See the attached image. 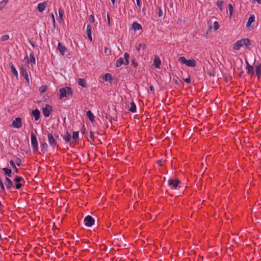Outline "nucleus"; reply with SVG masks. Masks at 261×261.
Returning <instances> with one entry per match:
<instances>
[{
  "label": "nucleus",
  "mask_w": 261,
  "mask_h": 261,
  "mask_svg": "<svg viewBox=\"0 0 261 261\" xmlns=\"http://www.w3.org/2000/svg\"><path fill=\"white\" fill-rule=\"evenodd\" d=\"M129 111L132 113H135L136 111V106L134 102L132 101L130 103Z\"/></svg>",
  "instance_id": "28"
},
{
  "label": "nucleus",
  "mask_w": 261,
  "mask_h": 261,
  "mask_svg": "<svg viewBox=\"0 0 261 261\" xmlns=\"http://www.w3.org/2000/svg\"><path fill=\"white\" fill-rule=\"evenodd\" d=\"M0 187L3 191L5 190V186L1 178H0Z\"/></svg>",
  "instance_id": "42"
},
{
  "label": "nucleus",
  "mask_w": 261,
  "mask_h": 261,
  "mask_svg": "<svg viewBox=\"0 0 261 261\" xmlns=\"http://www.w3.org/2000/svg\"><path fill=\"white\" fill-rule=\"evenodd\" d=\"M32 114L34 117L35 121H37L39 119L40 116V112L38 109H36L35 110H33L32 112Z\"/></svg>",
  "instance_id": "14"
},
{
  "label": "nucleus",
  "mask_w": 261,
  "mask_h": 261,
  "mask_svg": "<svg viewBox=\"0 0 261 261\" xmlns=\"http://www.w3.org/2000/svg\"><path fill=\"white\" fill-rule=\"evenodd\" d=\"M250 44V40L248 39H242L238 40L234 44L233 48L234 50H238L243 46H248Z\"/></svg>",
  "instance_id": "2"
},
{
  "label": "nucleus",
  "mask_w": 261,
  "mask_h": 261,
  "mask_svg": "<svg viewBox=\"0 0 261 261\" xmlns=\"http://www.w3.org/2000/svg\"><path fill=\"white\" fill-rule=\"evenodd\" d=\"M132 64L134 65L135 67L137 66V64L135 62L134 60H132Z\"/></svg>",
  "instance_id": "52"
},
{
  "label": "nucleus",
  "mask_w": 261,
  "mask_h": 261,
  "mask_svg": "<svg viewBox=\"0 0 261 261\" xmlns=\"http://www.w3.org/2000/svg\"><path fill=\"white\" fill-rule=\"evenodd\" d=\"M86 34L88 36V39L90 41H92V28L91 26L89 24H88L86 27Z\"/></svg>",
  "instance_id": "13"
},
{
  "label": "nucleus",
  "mask_w": 261,
  "mask_h": 261,
  "mask_svg": "<svg viewBox=\"0 0 261 261\" xmlns=\"http://www.w3.org/2000/svg\"><path fill=\"white\" fill-rule=\"evenodd\" d=\"M102 80L105 82H107L108 80H112V76L110 73H106L102 77Z\"/></svg>",
  "instance_id": "27"
},
{
  "label": "nucleus",
  "mask_w": 261,
  "mask_h": 261,
  "mask_svg": "<svg viewBox=\"0 0 261 261\" xmlns=\"http://www.w3.org/2000/svg\"><path fill=\"white\" fill-rule=\"evenodd\" d=\"M10 164L11 165L12 167L15 170V171L16 172H17L18 169H17L16 167L15 166V163L12 160H11L10 161Z\"/></svg>",
  "instance_id": "36"
},
{
  "label": "nucleus",
  "mask_w": 261,
  "mask_h": 261,
  "mask_svg": "<svg viewBox=\"0 0 261 261\" xmlns=\"http://www.w3.org/2000/svg\"><path fill=\"white\" fill-rule=\"evenodd\" d=\"M180 181L178 179H169L168 180V184L171 189H177L178 187V185Z\"/></svg>",
  "instance_id": "4"
},
{
  "label": "nucleus",
  "mask_w": 261,
  "mask_h": 261,
  "mask_svg": "<svg viewBox=\"0 0 261 261\" xmlns=\"http://www.w3.org/2000/svg\"><path fill=\"white\" fill-rule=\"evenodd\" d=\"M59 98L62 99L64 97L72 95V90L71 88L65 87L59 89Z\"/></svg>",
  "instance_id": "1"
},
{
  "label": "nucleus",
  "mask_w": 261,
  "mask_h": 261,
  "mask_svg": "<svg viewBox=\"0 0 261 261\" xmlns=\"http://www.w3.org/2000/svg\"><path fill=\"white\" fill-rule=\"evenodd\" d=\"M185 82L187 83V84H189L191 82V79L190 77L189 78H187V79H186L184 80Z\"/></svg>",
  "instance_id": "50"
},
{
  "label": "nucleus",
  "mask_w": 261,
  "mask_h": 261,
  "mask_svg": "<svg viewBox=\"0 0 261 261\" xmlns=\"http://www.w3.org/2000/svg\"><path fill=\"white\" fill-rule=\"evenodd\" d=\"M31 144L34 150H37L38 149V142L37 140L36 137L34 134L33 133H32L31 136Z\"/></svg>",
  "instance_id": "7"
},
{
  "label": "nucleus",
  "mask_w": 261,
  "mask_h": 261,
  "mask_svg": "<svg viewBox=\"0 0 261 261\" xmlns=\"http://www.w3.org/2000/svg\"><path fill=\"white\" fill-rule=\"evenodd\" d=\"M22 180H23L22 177H20V176H17V177H16L14 178V181L17 182H19L21 181Z\"/></svg>",
  "instance_id": "41"
},
{
  "label": "nucleus",
  "mask_w": 261,
  "mask_h": 261,
  "mask_svg": "<svg viewBox=\"0 0 261 261\" xmlns=\"http://www.w3.org/2000/svg\"><path fill=\"white\" fill-rule=\"evenodd\" d=\"M9 66L10 67V68H11L12 73L14 74V76H15L16 77H17L18 76V72L16 69L15 67L14 66V65L12 63H10L9 64Z\"/></svg>",
  "instance_id": "18"
},
{
  "label": "nucleus",
  "mask_w": 261,
  "mask_h": 261,
  "mask_svg": "<svg viewBox=\"0 0 261 261\" xmlns=\"http://www.w3.org/2000/svg\"><path fill=\"white\" fill-rule=\"evenodd\" d=\"M163 14V10L161 7L159 8V13H158V16L159 17L162 16Z\"/></svg>",
  "instance_id": "43"
},
{
  "label": "nucleus",
  "mask_w": 261,
  "mask_h": 261,
  "mask_svg": "<svg viewBox=\"0 0 261 261\" xmlns=\"http://www.w3.org/2000/svg\"><path fill=\"white\" fill-rule=\"evenodd\" d=\"M12 126L14 128H19L22 126L21 119L19 117H17L12 122Z\"/></svg>",
  "instance_id": "10"
},
{
  "label": "nucleus",
  "mask_w": 261,
  "mask_h": 261,
  "mask_svg": "<svg viewBox=\"0 0 261 261\" xmlns=\"http://www.w3.org/2000/svg\"><path fill=\"white\" fill-rule=\"evenodd\" d=\"M53 110L51 106L46 104L45 107L42 109V112L45 117H48L50 114V112Z\"/></svg>",
  "instance_id": "6"
},
{
  "label": "nucleus",
  "mask_w": 261,
  "mask_h": 261,
  "mask_svg": "<svg viewBox=\"0 0 261 261\" xmlns=\"http://www.w3.org/2000/svg\"><path fill=\"white\" fill-rule=\"evenodd\" d=\"M51 20H52L53 25L55 26V23H56V20H55V16H54V15L53 13H51Z\"/></svg>",
  "instance_id": "45"
},
{
  "label": "nucleus",
  "mask_w": 261,
  "mask_h": 261,
  "mask_svg": "<svg viewBox=\"0 0 261 261\" xmlns=\"http://www.w3.org/2000/svg\"><path fill=\"white\" fill-rule=\"evenodd\" d=\"M137 5L138 7H140L141 3L140 0H136Z\"/></svg>",
  "instance_id": "53"
},
{
  "label": "nucleus",
  "mask_w": 261,
  "mask_h": 261,
  "mask_svg": "<svg viewBox=\"0 0 261 261\" xmlns=\"http://www.w3.org/2000/svg\"><path fill=\"white\" fill-rule=\"evenodd\" d=\"M111 1L113 4V7H114L115 3V0H111Z\"/></svg>",
  "instance_id": "56"
},
{
  "label": "nucleus",
  "mask_w": 261,
  "mask_h": 261,
  "mask_svg": "<svg viewBox=\"0 0 261 261\" xmlns=\"http://www.w3.org/2000/svg\"><path fill=\"white\" fill-rule=\"evenodd\" d=\"M255 72L257 77L260 79L261 77V69L259 65L255 66Z\"/></svg>",
  "instance_id": "31"
},
{
  "label": "nucleus",
  "mask_w": 261,
  "mask_h": 261,
  "mask_svg": "<svg viewBox=\"0 0 261 261\" xmlns=\"http://www.w3.org/2000/svg\"><path fill=\"white\" fill-rule=\"evenodd\" d=\"M248 62L247 60H246V64H247V66H248Z\"/></svg>",
  "instance_id": "61"
},
{
  "label": "nucleus",
  "mask_w": 261,
  "mask_h": 261,
  "mask_svg": "<svg viewBox=\"0 0 261 261\" xmlns=\"http://www.w3.org/2000/svg\"><path fill=\"white\" fill-rule=\"evenodd\" d=\"M107 17L108 25L110 27L111 25V23L110 16L108 13H107Z\"/></svg>",
  "instance_id": "44"
},
{
  "label": "nucleus",
  "mask_w": 261,
  "mask_h": 261,
  "mask_svg": "<svg viewBox=\"0 0 261 261\" xmlns=\"http://www.w3.org/2000/svg\"><path fill=\"white\" fill-rule=\"evenodd\" d=\"M22 186V185L20 183H18L16 185V189H19Z\"/></svg>",
  "instance_id": "49"
},
{
  "label": "nucleus",
  "mask_w": 261,
  "mask_h": 261,
  "mask_svg": "<svg viewBox=\"0 0 261 261\" xmlns=\"http://www.w3.org/2000/svg\"><path fill=\"white\" fill-rule=\"evenodd\" d=\"M86 114H87V117L89 118V120H90L91 122H92V121H94V115H93V114H92V113L91 112V111H89H89H88L87 112Z\"/></svg>",
  "instance_id": "30"
},
{
  "label": "nucleus",
  "mask_w": 261,
  "mask_h": 261,
  "mask_svg": "<svg viewBox=\"0 0 261 261\" xmlns=\"http://www.w3.org/2000/svg\"><path fill=\"white\" fill-rule=\"evenodd\" d=\"M257 3L258 4H261V0H257Z\"/></svg>",
  "instance_id": "57"
},
{
  "label": "nucleus",
  "mask_w": 261,
  "mask_h": 261,
  "mask_svg": "<svg viewBox=\"0 0 261 261\" xmlns=\"http://www.w3.org/2000/svg\"><path fill=\"white\" fill-rule=\"evenodd\" d=\"M259 66L260 69H261V62L259 63L258 61L256 62V66Z\"/></svg>",
  "instance_id": "55"
},
{
  "label": "nucleus",
  "mask_w": 261,
  "mask_h": 261,
  "mask_svg": "<svg viewBox=\"0 0 261 261\" xmlns=\"http://www.w3.org/2000/svg\"><path fill=\"white\" fill-rule=\"evenodd\" d=\"M58 50L62 55H64L67 50L65 46L63 45L61 42H58Z\"/></svg>",
  "instance_id": "11"
},
{
  "label": "nucleus",
  "mask_w": 261,
  "mask_h": 261,
  "mask_svg": "<svg viewBox=\"0 0 261 261\" xmlns=\"http://www.w3.org/2000/svg\"><path fill=\"white\" fill-rule=\"evenodd\" d=\"M129 54L127 53H125L124 54V58L125 60L124 65H128L129 64Z\"/></svg>",
  "instance_id": "25"
},
{
  "label": "nucleus",
  "mask_w": 261,
  "mask_h": 261,
  "mask_svg": "<svg viewBox=\"0 0 261 261\" xmlns=\"http://www.w3.org/2000/svg\"><path fill=\"white\" fill-rule=\"evenodd\" d=\"M47 5V2H44L43 3H40L38 4L37 9L40 12H42L46 8Z\"/></svg>",
  "instance_id": "12"
},
{
  "label": "nucleus",
  "mask_w": 261,
  "mask_h": 261,
  "mask_svg": "<svg viewBox=\"0 0 261 261\" xmlns=\"http://www.w3.org/2000/svg\"><path fill=\"white\" fill-rule=\"evenodd\" d=\"M42 148L44 149L45 150H47V144H46V143H44L42 144Z\"/></svg>",
  "instance_id": "48"
},
{
  "label": "nucleus",
  "mask_w": 261,
  "mask_h": 261,
  "mask_svg": "<svg viewBox=\"0 0 261 261\" xmlns=\"http://www.w3.org/2000/svg\"><path fill=\"white\" fill-rule=\"evenodd\" d=\"M64 12L61 9H59V19L58 21L59 23H64V20L63 18Z\"/></svg>",
  "instance_id": "22"
},
{
  "label": "nucleus",
  "mask_w": 261,
  "mask_h": 261,
  "mask_svg": "<svg viewBox=\"0 0 261 261\" xmlns=\"http://www.w3.org/2000/svg\"><path fill=\"white\" fill-rule=\"evenodd\" d=\"M132 29L135 31L142 30V25L138 23L137 21H134L132 24Z\"/></svg>",
  "instance_id": "15"
},
{
  "label": "nucleus",
  "mask_w": 261,
  "mask_h": 261,
  "mask_svg": "<svg viewBox=\"0 0 261 261\" xmlns=\"http://www.w3.org/2000/svg\"><path fill=\"white\" fill-rule=\"evenodd\" d=\"M63 139L66 143H69L71 139V135L68 132H67L66 134L63 136Z\"/></svg>",
  "instance_id": "26"
},
{
  "label": "nucleus",
  "mask_w": 261,
  "mask_h": 261,
  "mask_svg": "<svg viewBox=\"0 0 261 261\" xmlns=\"http://www.w3.org/2000/svg\"><path fill=\"white\" fill-rule=\"evenodd\" d=\"M20 73L23 76L24 79L25 80L26 82L29 84L30 82V80L27 69L24 67L21 66L20 68Z\"/></svg>",
  "instance_id": "9"
},
{
  "label": "nucleus",
  "mask_w": 261,
  "mask_h": 261,
  "mask_svg": "<svg viewBox=\"0 0 261 261\" xmlns=\"http://www.w3.org/2000/svg\"><path fill=\"white\" fill-rule=\"evenodd\" d=\"M9 0H2L0 3L5 7Z\"/></svg>",
  "instance_id": "47"
},
{
  "label": "nucleus",
  "mask_w": 261,
  "mask_h": 261,
  "mask_svg": "<svg viewBox=\"0 0 261 261\" xmlns=\"http://www.w3.org/2000/svg\"><path fill=\"white\" fill-rule=\"evenodd\" d=\"M228 8H229V12L230 16H231L232 15L233 12V6L229 4L228 5Z\"/></svg>",
  "instance_id": "34"
},
{
  "label": "nucleus",
  "mask_w": 261,
  "mask_h": 261,
  "mask_svg": "<svg viewBox=\"0 0 261 261\" xmlns=\"http://www.w3.org/2000/svg\"><path fill=\"white\" fill-rule=\"evenodd\" d=\"M219 28V23L217 21H215L213 24V29L215 31L217 30Z\"/></svg>",
  "instance_id": "38"
},
{
  "label": "nucleus",
  "mask_w": 261,
  "mask_h": 261,
  "mask_svg": "<svg viewBox=\"0 0 261 261\" xmlns=\"http://www.w3.org/2000/svg\"><path fill=\"white\" fill-rule=\"evenodd\" d=\"M31 44L33 47H35V45L33 43L31 42Z\"/></svg>",
  "instance_id": "60"
},
{
  "label": "nucleus",
  "mask_w": 261,
  "mask_h": 261,
  "mask_svg": "<svg viewBox=\"0 0 261 261\" xmlns=\"http://www.w3.org/2000/svg\"><path fill=\"white\" fill-rule=\"evenodd\" d=\"M28 59V56H25V57H24V59Z\"/></svg>",
  "instance_id": "62"
},
{
  "label": "nucleus",
  "mask_w": 261,
  "mask_h": 261,
  "mask_svg": "<svg viewBox=\"0 0 261 261\" xmlns=\"http://www.w3.org/2000/svg\"><path fill=\"white\" fill-rule=\"evenodd\" d=\"M9 39V36L8 35H5L1 37L0 40L1 41H6Z\"/></svg>",
  "instance_id": "35"
},
{
  "label": "nucleus",
  "mask_w": 261,
  "mask_h": 261,
  "mask_svg": "<svg viewBox=\"0 0 261 261\" xmlns=\"http://www.w3.org/2000/svg\"><path fill=\"white\" fill-rule=\"evenodd\" d=\"M90 138L92 140H94V133L92 131L90 132Z\"/></svg>",
  "instance_id": "46"
},
{
  "label": "nucleus",
  "mask_w": 261,
  "mask_h": 261,
  "mask_svg": "<svg viewBox=\"0 0 261 261\" xmlns=\"http://www.w3.org/2000/svg\"><path fill=\"white\" fill-rule=\"evenodd\" d=\"M217 6L220 10L221 11H223V6H224V2L222 1H218L217 3Z\"/></svg>",
  "instance_id": "33"
},
{
  "label": "nucleus",
  "mask_w": 261,
  "mask_h": 261,
  "mask_svg": "<svg viewBox=\"0 0 261 261\" xmlns=\"http://www.w3.org/2000/svg\"><path fill=\"white\" fill-rule=\"evenodd\" d=\"M6 188L8 189H11L13 187V185L12 180L8 177H6Z\"/></svg>",
  "instance_id": "17"
},
{
  "label": "nucleus",
  "mask_w": 261,
  "mask_h": 261,
  "mask_svg": "<svg viewBox=\"0 0 261 261\" xmlns=\"http://www.w3.org/2000/svg\"><path fill=\"white\" fill-rule=\"evenodd\" d=\"M46 89H47V87L46 86H42L40 88L39 90L41 93H43L46 91Z\"/></svg>",
  "instance_id": "39"
},
{
  "label": "nucleus",
  "mask_w": 261,
  "mask_h": 261,
  "mask_svg": "<svg viewBox=\"0 0 261 261\" xmlns=\"http://www.w3.org/2000/svg\"><path fill=\"white\" fill-rule=\"evenodd\" d=\"M30 59H28V63L29 64L30 62H31L32 64V65H35L36 64V60L33 53H32L30 54Z\"/></svg>",
  "instance_id": "24"
},
{
  "label": "nucleus",
  "mask_w": 261,
  "mask_h": 261,
  "mask_svg": "<svg viewBox=\"0 0 261 261\" xmlns=\"http://www.w3.org/2000/svg\"><path fill=\"white\" fill-rule=\"evenodd\" d=\"M145 10H146L145 7H143V9H142V11L143 12H145Z\"/></svg>",
  "instance_id": "58"
},
{
  "label": "nucleus",
  "mask_w": 261,
  "mask_h": 261,
  "mask_svg": "<svg viewBox=\"0 0 261 261\" xmlns=\"http://www.w3.org/2000/svg\"><path fill=\"white\" fill-rule=\"evenodd\" d=\"M247 70L248 73L249 74H251V75H253L254 74V70L253 67L252 66L250 65L249 64H248Z\"/></svg>",
  "instance_id": "29"
},
{
  "label": "nucleus",
  "mask_w": 261,
  "mask_h": 261,
  "mask_svg": "<svg viewBox=\"0 0 261 261\" xmlns=\"http://www.w3.org/2000/svg\"><path fill=\"white\" fill-rule=\"evenodd\" d=\"M150 90H153V86H150Z\"/></svg>",
  "instance_id": "59"
},
{
  "label": "nucleus",
  "mask_w": 261,
  "mask_h": 261,
  "mask_svg": "<svg viewBox=\"0 0 261 261\" xmlns=\"http://www.w3.org/2000/svg\"><path fill=\"white\" fill-rule=\"evenodd\" d=\"M146 48V45L145 43H139L136 46L135 49L138 52H139L141 49L144 50Z\"/></svg>",
  "instance_id": "16"
},
{
  "label": "nucleus",
  "mask_w": 261,
  "mask_h": 261,
  "mask_svg": "<svg viewBox=\"0 0 261 261\" xmlns=\"http://www.w3.org/2000/svg\"><path fill=\"white\" fill-rule=\"evenodd\" d=\"M84 224L86 226L91 227L94 225L95 220L91 216H87L84 218Z\"/></svg>",
  "instance_id": "5"
},
{
  "label": "nucleus",
  "mask_w": 261,
  "mask_h": 261,
  "mask_svg": "<svg viewBox=\"0 0 261 261\" xmlns=\"http://www.w3.org/2000/svg\"><path fill=\"white\" fill-rule=\"evenodd\" d=\"M47 137L49 144L53 147H55L57 145V142L56 139L54 138L53 134L48 133L47 135Z\"/></svg>",
  "instance_id": "8"
},
{
  "label": "nucleus",
  "mask_w": 261,
  "mask_h": 261,
  "mask_svg": "<svg viewBox=\"0 0 261 261\" xmlns=\"http://www.w3.org/2000/svg\"><path fill=\"white\" fill-rule=\"evenodd\" d=\"M153 64L154 65L156 68H160V66L161 64V61L159 57H155L153 61Z\"/></svg>",
  "instance_id": "20"
},
{
  "label": "nucleus",
  "mask_w": 261,
  "mask_h": 261,
  "mask_svg": "<svg viewBox=\"0 0 261 261\" xmlns=\"http://www.w3.org/2000/svg\"><path fill=\"white\" fill-rule=\"evenodd\" d=\"M255 21V16L254 15H250L246 24V27L248 28L251 24Z\"/></svg>",
  "instance_id": "19"
},
{
  "label": "nucleus",
  "mask_w": 261,
  "mask_h": 261,
  "mask_svg": "<svg viewBox=\"0 0 261 261\" xmlns=\"http://www.w3.org/2000/svg\"><path fill=\"white\" fill-rule=\"evenodd\" d=\"M72 137L74 140L77 139L79 138V132H73Z\"/></svg>",
  "instance_id": "37"
},
{
  "label": "nucleus",
  "mask_w": 261,
  "mask_h": 261,
  "mask_svg": "<svg viewBox=\"0 0 261 261\" xmlns=\"http://www.w3.org/2000/svg\"><path fill=\"white\" fill-rule=\"evenodd\" d=\"M124 63V59L122 57L119 58L116 62V66L117 67H119Z\"/></svg>",
  "instance_id": "23"
},
{
  "label": "nucleus",
  "mask_w": 261,
  "mask_h": 261,
  "mask_svg": "<svg viewBox=\"0 0 261 261\" xmlns=\"http://www.w3.org/2000/svg\"><path fill=\"white\" fill-rule=\"evenodd\" d=\"M5 7L0 3V11L3 10Z\"/></svg>",
  "instance_id": "54"
},
{
  "label": "nucleus",
  "mask_w": 261,
  "mask_h": 261,
  "mask_svg": "<svg viewBox=\"0 0 261 261\" xmlns=\"http://www.w3.org/2000/svg\"><path fill=\"white\" fill-rule=\"evenodd\" d=\"M178 61L188 66L194 67L196 65V61L194 59L187 60L185 57H180L178 58Z\"/></svg>",
  "instance_id": "3"
},
{
  "label": "nucleus",
  "mask_w": 261,
  "mask_h": 261,
  "mask_svg": "<svg viewBox=\"0 0 261 261\" xmlns=\"http://www.w3.org/2000/svg\"><path fill=\"white\" fill-rule=\"evenodd\" d=\"M16 164H17V165L18 166H20V164H21V161H20L19 159H17Z\"/></svg>",
  "instance_id": "51"
},
{
  "label": "nucleus",
  "mask_w": 261,
  "mask_h": 261,
  "mask_svg": "<svg viewBox=\"0 0 261 261\" xmlns=\"http://www.w3.org/2000/svg\"><path fill=\"white\" fill-rule=\"evenodd\" d=\"M89 21L91 23H93L95 21V18L93 15H90L89 16Z\"/></svg>",
  "instance_id": "40"
},
{
  "label": "nucleus",
  "mask_w": 261,
  "mask_h": 261,
  "mask_svg": "<svg viewBox=\"0 0 261 261\" xmlns=\"http://www.w3.org/2000/svg\"><path fill=\"white\" fill-rule=\"evenodd\" d=\"M3 170L9 177H11L12 170L7 168H4Z\"/></svg>",
  "instance_id": "32"
},
{
  "label": "nucleus",
  "mask_w": 261,
  "mask_h": 261,
  "mask_svg": "<svg viewBox=\"0 0 261 261\" xmlns=\"http://www.w3.org/2000/svg\"><path fill=\"white\" fill-rule=\"evenodd\" d=\"M77 83L78 84L83 88H86L87 87L86 82L84 79L79 78L77 80Z\"/></svg>",
  "instance_id": "21"
}]
</instances>
